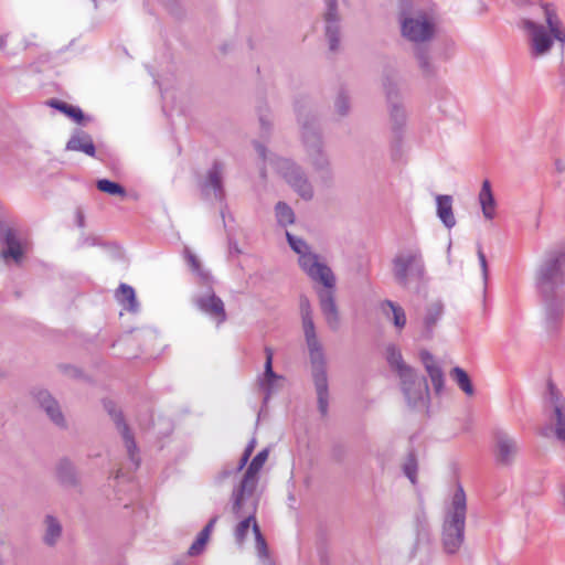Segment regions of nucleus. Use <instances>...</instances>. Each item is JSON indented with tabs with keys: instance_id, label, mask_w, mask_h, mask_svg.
Masks as SVG:
<instances>
[{
	"instance_id": "nucleus-1",
	"label": "nucleus",
	"mask_w": 565,
	"mask_h": 565,
	"mask_svg": "<svg viewBox=\"0 0 565 565\" xmlns=\"http://www.w3.org/2000/svg\"><path fill=\"white\" fill-rule=\"evenodd\" d=\"M514 2L519 7L533 6L531 14L520 21V28L526 34L532 57L547 55L554 40L562 45L565 44V28L554 4L544 3L541 0H514Z\"/></svg>"
},
{
	"instance_id": "nucleus-2",
	"label": "nucleus",
	"mask_w": 565,
	"mask_h": 565,
	"mask_svg": "<svg viewBox=\"0 0 565 565\" xmlns=\"http://www.w3.org/2000/svg\"><path fill=\"white\" fill-rule=\"evenodd\" d=\"M298 265L312 281L322 285L323 289L317 291L321 312L328 327L338 330L340 316L334 297L337 278L332 269L311 248L298 256Z\"/></svg>"
},
{
	"instance_id": "nucleus-3",
	"label": "nucleus",
	"mask_w": 565,
	"mask_h": 565,
	"mask_svg": "<svg viewBox=\"0 0 565 565\" xmlns=\"http://www.w3.org/2000/svg\"><path fill=\"white\" fill-rule=\"evenodd\" d=\"M536 286L542 294L547 313L557 316L559 303L557 290L565 285V245L547 249L536 269Z\"/></svg>"
},
{
	"instance_id": "nucleus-4",
	"label": "nucleus",
	"mask_w": 565,
	"mask_h": 565,
	"mask_svg": "<svg viewBox=\"0 0 565 565\" xmlns=\"http://www.w3.org/2000/svg\"><path fill=\"white\" fill-rule=\"evenodd\" d=\"M296 111L307 162L315 172L330 177L331 162L324 149L316 111L306 105L297 106Z\"/></svg>"
},
{
	"instance_id": "nucleus-5",
	"label": "nucleus",
	"mask_w": 565,
	"mask_h": 565,
	"mask_svg": "<svg viewBox=\"0 0 565 565\" xmlns=\"http://www.w3.org/2000/svg\"><path fill=\"white\" fill-rule=\"evenodd\" d=\"M231 501L232 513L236 519H241L234 527L236 543L243 545L249 530H252L255 536V548L258 557L267 558L268 546L256 520L259 495L232 491Z\"/></svg>"
},
{
	"instance_id": "nucleus-6",
	"label": "nucleus",
	"mask_w": 565,
	"mask_h": 565,
	"mask_svg": "<svg viewBox=\"0 0 565 565\" xmlns=\"http://www.w3.org/2000/svg\"><path fill=\"white\" fill-rule=\"evenodd\" d=\"M466 516L467 497L463 488L458 484L445 505L441 527L443 547L449 555L456 554L465 541Z\"/></svg>"
},
{
	"instance_id": "nucleus-7",
	"label": "nucleus",
	"mask_w": 565,
	"mask_h": 565,
	"mask_svg": "<svg viewBox=\"0 0 565 565\" xmlns=\"http://www.w3.org/2000/svg\"><path fill=\"white\" fill-rule=\"evenodd\" d=\"M401 35L416 46L430 42L437 30L434 14L425 9L403 4L398 12Z\"/></svg>"
},
{
	"instance_id": "nucleus-8",
	"label": "nucleus",
	"mask_w": 565,
	"mask_h": 565,
	"mask_svg": "<svg viewBox=\"0 0 565 565\" xmlns=\"http://www.w3.org/2000/svg\"><path fill=\"white\" fill-rule=\"evenodd\" d=\"M305 340L309 351L312 367V377L318 398V409L322 416L327 415L329 407V391L327 376V362L321 342L318 339L316 327H302Z\"/></svg>"
},
{
	"instance_id": "nucleus-9",
	"label": "nucleus",
	"mask_w": 565,
	"mask_h": 565,
	"mask_svg": "<svg viewBox=\"0 0 565 565\" xmlns=\"http://www.w3.org/2000/svg\"><path fill=\"white\" fill-rule=\"evenodd\" d=\"M255 149L264 163H268L279 173L289 186L303 200H311L313 188L303 169L290 159L268 153L259 142H255Z\"/></svg>"
},
{
	"instance_id": "nucleus-10",
	"label": "nucleus",
	"mask_w": 565,
	"mask_h": 565,
	"mask_svg": "<svg viewBox=\"0 0 565 565\" xmlns=\"http://www.w3.org/2000/svg\"><path fill=\"white\" fill-rule=\"evenodd\" d=\"M392 273L396 282L403 287H407L412 280H423L426 266L422 248L414 244L398 250L392 259Z\"/></svg>"
},
{
	"instance_id": "nucleus-11",
	"label": "nucleus",
	"mask_w": 565,
	"mask_h": 565,
	"mask_svg": "<svg viewBox=\"0 0 565 565\" xmlns=\"http://www.w3.org/2000/svg\"><path fill=\"white\" fill-rule=\"evenodd\" d=\"M544 413L550 424L542 430V435L548 436L551 430L558 441L565 444V397L551 381L544 395Z\"/></svg>"
},
{
	"instance_id": "nucleus-12",
	"label": "nucleus",
	"mask_w": 565,
	"mask_h": 565,
	"mask_svg": "<svg viewBox=\"0 0 565 565\" xmlns=\"http://www.w3.org/2000/svg\"><path fill=\"white\" fill-rule=\"evenodd\" d=\"M385 95L391 128L394 132H401L407 124V111L403 104L398 82L393 75H385L382 81Z\"/></svg>"
},
{
	"instance_id": "nucleus-13",
	"label": "nucleus",
	"mask_w": 565,
	"mask_h": 565,
	"mask_svg": "<svg viewBox=\"0 0 565 565\" xmlns=\"http://www.w3.org/2000/svg\"><path fill=\"white\" fill-rule=\"evenodd\" d=\"M0 256L20 264L28 247V241L20 228L0 221Z\"/></svg>"
},
{
	"instance_id": "nucleus-14",
	"label": "nucleus",
	"mask_w": 565,
	"mask_h": 565,
	"mask_svg": "<svg viewBox=\"0 0 565 565\" xmlns=\"http://www.w3.org/2000/svg\"><path fill=\"white\" fill-rule=\"evenodd\" d=\"M399 380L407 405L415 409L427 408L429 391L426 380L423 376H418L415 371Z\"/></svg>"
},
{
	"instance_id": "nucleus-15",
	"label": "nucleus",
	"mask_w": 565,
	"mask_h": 565,
	"mask_svg": "<svg viewBox=\"0 0 565 565\" xmlns=\"http://www.w3.org/2000/svg\"><path fill=\"white\" fill-rule=\"evenodd\" d=\"M493 459L499 467H511L519 454L518 440L504 430H497L493 435Z\"/></svg>"
},
{
	"instance_id": "nucleus-16",
	"label": "nucleus",
	"mask_w": 565,
	"mask_h": 565,
	"mask_svg": "<svg viewBox=\"0 0 565 565\" xmlns=\"http://www.w3.org/2000/svg\"><path fill=\"white\" fill-rule=\"evenodd\" d=\"M324 11L322 20L324 24V35L329 44V50L338 51L340 46L341 17L337 0H324Z\"/></svg>"
},
{
	"instance_id": "nucleus-17",
	"label": "nucleus",
	"mask_w": 565,
	"mask_h": 565,
	"mask_svg": "<svg viewBox=\"0 0 565 565\" xmlns=\"http://www.w3.org/2000/svg\"><path fill=\"white\" fill-rule=\"evenodd\" d=\"M195 307L217 326L226 321L227 315L223 300L211 289L193 298Z\"/></svg>"
},
{
	"instance_id": "nucleus-18",
	"label": "nucleus",
	"mask_w": 565,
	"mask_h": 565,
	"mask_svg": "<svg viewBox=\"0 0 565 565\" xmlns=\"http://www.w3.org/2000/svg\"><path fill=\"white\" fill-rule=\"evenodd\" d=\"M268 458V450L263 449L252 460L246 471L242 476L237 484L234 486L233 491H238L248 494H258L256 489L258 486V473Z\"/></svg>"
},
{
	"instance_id": "nucleus-19",
	"label": "nucleus",
	"mask_w": 565,
	"mask_h": 565,
	"mask_svg": "<svg viewBox=\"0 0 565 565\" xmlns=\"http://www.w3.org/2000/svg\"><path fill=\"white\" fill-rule=\"evenodd\" d=\"M266 361L264 365V373L258 377V384L260 390L264 392V402L266 403L270 396L276 393L281 383L284 382V377L276 374L273 370V358L274 351L271 348H265Z\"/></svg>"
},
{
	"instance_id": "nucleus-20",
	"label": "nucleus",
	"mask_w": 565,
	"mask_h": 565,
	"mask_svg": "<svg viewBox=\"0 0 565 565\" xmlns=\"http://www.w3.org/2000/svg\"><path fill=\"white\" fill-rule=\"evenodd\" d=\"M224 164L215 161L206 173L205 180L201 183L202 193L206 198L222 200L223 191Z\"/></svg>"
},
{
	"instance_id": "nucleus-21",
	"label": "nucleus",
	"mask_w": 565,
	"mask_h": 565,
	"mask_svg": "<svg viewBox=\"0 0 565 565\" xmlns=\"http://www.w3.org/2000/svg\"><path fill=\"white\" fill-rule=\"evenodd\" d=\"M108 412L122 437L128 457L132 462L134 468L137 469L140 463V457L134 436L131 435L129 427L125 423L120 412L116 411L115 408H108Z\"/></svg>"
},
{
	"instance_id": "nucleus-22",
	"label": "nucleus",
	"mask_w": 565,
	"mask_h": 565,
	"mask_svg": "<svg viewBox=\"0 0 565 565\" xmlns=\"http://www.w3.org/2000/svg\"><path fill=\"white\" fill-rule=\"evenodd\" d=\"M34 398L40 407L46 413L49 418L58 427H66L65 417L61 411L58 402L45 390H39L34 393Z\"/></svg>"
},
{
	"instance_id": "nucleus-23",
	"label": "nucleus",
	"mask_w": 565,
	"mask_h": 565,
	"mask_svg": "<svg viewBox=\"0 0 565 565\" xmlns=\"http://www.w3.org/2000/svg\"><path fill=\"white\" fill-rule=\"evenodd\" d=\"M63 536V525L53 514H46L42 521V542L47 547H55Z\"/></svg>"
},
{
	"instance_id": "nucleus-24",
	"label": "nucleus",
	"mask_w": 565,
	"mask_h": 565,
	"mask_svg": "<svg viewBox=\"0 0 565 565\" xmlns=\"http://www.w3.org/2000/svg\"><path fill=\"white\" fill-rule=\"evenodd\" d=\"M444 311V306L440 301L436 300L429 303L426 308V313L423 320V329L420 331V337L424 339H429L433 334V330L437 323V321L441 318Z\"/></svg>"
},
{
	"instance_id": "nucleus-25",
	"label": "nucleus",
	"mask_w": 565,
	"mask_h": 565,
	"mask_svg": "<svg viewBox=\"0 0 565 565\" xmlns=\"http://www.w3.org/2000/svg\"><path fill=\"white\" fill-rule=\"evenodd\" d=\"M420 359L430 377L435 392L440 394L444 388V374L441 369L436 363L434 356L427 351L420 353Z\"/></svg>"
},
{
	"instance_id": "nucleus-26",
	"label": "nucleus",
	"mask_w": 565,
	"mask_h": 565,
	"mask_svg": "<svg viewBox=\"0 0 565 565\" xmlns=\"http://www.w3.org/2000/svg\"><path fill=\"white\" fill-rule=\"evenodd\" d=\"M66 149L71 151H81L89 157H95V145L92 137L82 131H76L67 141Z\"/></svg>"
},
{
	"instance_id": "nucleus-27",
	"label": "nucleus",
	"mask_w": 565,
	"mask_h": 565,
	"mask_svg": "<svg viewBox=\"0 0 565 565\" xmlns=\"http://www.w3.org/2000/svg\"><path fill=\"white\" fill-rule=\"evenodd\" d=\"M414 55L418 68L424 76L430 77L437 73V66L433 61L430 49L426 44L416 46Z\"/></svg>"
},
{
	"instance_id": "nucleus-28",
	"label": "nucleus",
	"mask_w": 565,
	"mask_h": 565,
	"mask_svg": "<svg viewBox=\"0 0 565 565\" xmlns=\"http://www.w3.org/2000/svg\"><path fill=\"white\" fill-rule=\"evenodd\" d=\"M437 216L447 228L456 225V218L452 211V198L450 195L439 194L436 196Z\"/></svg>"
},
{
	"instance_id": "nucleus-29",
	"label": "nucleus",
	"mask_w": 565,
	"mask_h": 565,
	"mask_svg": "<svg viewBox=\"0 0 565 565\" xmlns=\"http://www.w3.org/2000/svg\"><path fill=\"white\" fill-rule=\"evenodd\" d=\"M478 199L483 216L487 220H492L495 215V200L489 180L482 182Z\"/></svg>"
},
{
	"instance_id": "nucleus-30",
	"label": "nucleus",
	"mask_w": 565,
	"mask_h": 565,
	"mask_svg": "<svg viewBox=\"0 0 565 565\" xmlns=\"http://www.w3.org/2000/svg\"><path fill=\"white\" fill-rule=\"evenodd\" d=\"M386 360L390 366L397 373L399 379L408 376V374L414 371L404 362L399 349L393 344L388 345L386 349Z\"/></svg>"
},
{
	"instance_id": "nucleus-31",
	"label": "nucleus",
	"mask_w": 565,
	"mask_h": 565,
	"mask_svg": "<svg viewBox=\"0 0 565 565\" xmlns=\"http://www.w3.org/2000/svg\"><path fill=\"white\" fill-rule=\"evenodd\" d=\"M255 447H256V439L252 438L250 441L247 444L237 465L235 467H231V468L225 467L222 471H220L218 475L216 476V482L222 483L225 479L242 471V469L246 466Z\"/></svg>"
},
{
	"instance_id": "nucleus-32",
	"label": "nucleus",
	"mask_w": 565,
	"mask_h": 565,
	"mask_svg": "<svg viewBox=\"0 0 565 565\" xmlns=\"http://www.w3.org/2000/svg\"><path fill=\"white\" fill-rule=\"evenodd\" d=\"M116 299L126 310L131 312H136L138 310L136 292L131 286L120 284L116 291Z\"/></svg>"
},
{
	"instance_id": "nucleus-33",
	"label": "nucleus",
	"mask_w": 565,
	"mask_h": 565,
	"mask_svg": "<svg viewBox=\"0 0 565 565\" xmlns=\"http://www.w3.org/2000/svg\"><path fill=\"white\" fill-rule=\"evenodd\" d=\"M56 476L64 486H75L77 483L76 469L68 459H61L57 462Z\"/></svg>"
},
{
	"instance_id": "nucleus-34",
	"label": "nucleus",
	"mask_w": 565,
	"mask_h": 565,
	"mask_svg": "<svg viewBox=\"0 0 565 565\" xmlns=\"http://www.w3.org/2000/svg\"><path fill=\"white\" fill-rule=\"evenodd\" d=\"M449 376L466 395L472 396L475 394V387L471 380L463 369L455 366L450 371Z\"/></svg>"
},
{
	"instance_id": "nucleus-35",
	"label": "nucleus",
	"mask_w": 565,
	"mask_h": 565,
	"mask_svg": "<svg viewBox=\"0 0 565 565\" xmlns=\"http://www.w3.org/2000/svg\"><path fill=\"white\" fill-rule=\"evenodd\" d=\"M47 105L51 106L52 108H55V109L62 111L63 114H65L66 116L72 118L77 124H81L82 120L84 119V115H83V111L81 110V108L72 106L65 102L57 100V99H51L47 102Z\"/></svg>"
},
{
	"instance_id": "nucleus-36",
	"label": "nucleus",
	"mask_w": 565,
	"mask_h": 565,
	"mask_svg": "<svg viewBox=\"0 0 565 565\" xmlns=\"http://www.w3.org/2000/svg\"><path fill=\"white\" fill-rule=\"evenodd\" d=\"M275 215L280 226H288L295 222L294 210L285 202H278L275 206Z\"/></svg>"
},
{
	"instance_id": "nucleus-37",
	"label": "nucleus",
	"mask_w": 565,
	"mask_h": 565,
	"mask_svg": "<svg viewBox=\"0 0 565 565\" xmlns=\"http://www.w3.org/2000/svg\"><path fill=\"white\" fill-rule=\"evenodd\" d=\"M186 259L189 265L191 266V269L199 276L201 281L205 285H210L212 282V276L207 270H205L202 267L196 256L192 254L190 250H186Z\"/></svg>"
},
{
	"instance_id": "nucleus-38",
	"label": "nucleus",
	"mask_w": 565,
	"mask_h": 565,
	"mask_svg": "<svg viewBox=\"0 0 565 565\" xmlns=\"http://www.w3.org/2000/svg\"><path fill=\"white\" fill-rule=\"evenodd\" d=\"M96 186L99 191L108 193L110 195L125 196L126 190L119 183L113 182L107 179H100L97 181Z\"/></svg>"
},
{
	"instance_id": "nucleus-39",
	"label": "nucleus",
	"mask_w": 565,
	"mask_h": 565,
	"mask_svg": "<svg viewBox=\"0 0 565 565\" xmlns=\"http://www.w3.org/2000/svg\"><path fill=\"white\" fill-rule=\"evenodd\" d=\"M384 305L392 310V320L394 326L398 329L404 328L406 324V316L404 309L391 300H386Z\"/></svg>"
},
{
	"instance_id": "nucleus-40",
	"label": "nucleus",
	"mask_w": 565,
	"mask_h": 565,
	"mask_svg": "<svg viewBox=\"0 0 565 565\" xmlns=\"http://www.w3.org/2000/svg\"><path fill=\"white\" fill-rule=\"evenodd\" d=\"M351 108V103L349 96L340 92L334 99V111L340 117H345L349 115Z\"/></svg>"
},
{
	"instance_id": "nucleus-41",
	"label": "nucleus",
	"mask_w": 565,
	"mask_h": 565,
	"mask_svg": "<svg viewBox=\"0 0 565 565\" xmlns=\"http://www.w3.org/2000/svg\"><path fill=\"white\" fill-rule=\"evenodd\" d=\"M286 238L290 246V248L300 256L301 254L309 250L311 247L308 245V243L302 239L301 237L292 235L290 232L286 231Z\"/></svg>"
},
{
	"instance_id": "nucleus-42",
	"label": "nucleus",
	"mask_w": 565,
	"mask_h": 565,
	"mask_svg": "<svg viewBox=\"0 0 565 565\" xmlns=\"http://www.w3.org/2000/svg\"><path fill=\"white\" fill-rule=\"evenodd\" d=\"M299 307H300L302 327L315 324L313 318H312L311 305L307 297L303 296L300 298Z\"/></svg>"
},
{
	"instance_id": "nucleus-43",
	"label": "nucleus",
	"mask_w": 565,
	"mask_h": 565,
	"mask_svg": "<svg viewBox=\"0 0 565 565\" xmlns=\"http://www.w3.org/2000/svg\"><path fill=\"white\" fill-rule=\"evenodd\" d=\"M404 473L406 477L411 480V482L414 484L416 482V476H417V462L414 457V455H409L404 463Z\"/></svg>"
},
{
	"instance_id": "nucleus-44",
	"label": "nucleus",
	"mask_w": 565,
	"mask_h": 565,
	"mask_svg": "<svg viewBox=\"0 0 565 565\" xmlns=\"http://www.w3.org/2000/svg\"><path fill=\"white\" fill-rule=\"evenodd\" d=\"M477 256H478L480 268H481L483 285L486 286L488 277H489V269H488V262H487L486 255L480 245H478V248H477Z\"/></svg>"
},
{
	"instance_id": "nucleus-45",
	"label": "nucleus",
	"mask_w": 565,
	"mask_h": 565,
	"mask_svg": "<svg viewBox=\"0 0 565 565\" xmlns=\"http://www.w3.org/2000/svg\"><path fill=\"white\" fill-rule=\"evenodd\" d=\"M205 544L196 540L189 547L188 554L190 556H196L204 550Z\"/></svg>"
},
{
	"instance_id": "nucleus-46",
	"label": "nucleus",
	"mask_w": 565,
	"mask_h": 565,
	"mask_svg": "<svg viewBox=\"0 0 565 565\" xmlns=\"http://www.w3.org/2000/svg\"><path fill=\"white\" fill-rule=\"evenodd\" d=\"M554 170L557 174H564L565 173V159L564 158H555L553 161Z\"/></svg>"
},
{
	"instance_id": "nucleus-47",
	"label": "nucleus",
	"mask_w": 565,
	"mask_h": 565,
	"mask_svg": "<svg viewBox=\"0 0 565 565\" xmlns=\"http://www.w3.org/2000/svg\"><path fill=\"white\" fill-rule=\"evenodd\" d=\"M260 127L265 132H269L271 128V120L269 117L260 116L259 117Z\"/></svg>"
},
{
	"instance_id": "nucleus-48",
	"label": "nucleus",
	"mask_w": 565,
	"mask_h": 565,
	"mask_svg": "<svg viewBox=\"0 0 565 565\" xmlns=\"http://www.w3.org/2000/svg\"><path fill=\"white\" fill-rule=\"evenodd\" d=\"M559 84L565 88V57L558 68Z\"/></svg>"
},
{
	"instance_id": "nucleus-49",
	"label": "nucleus",
	"mask_w": 565,
	"mask_h": 565,
	"mask_svg": "<svg viewBox=\"0 0 565 565\" xmlns=\"http://www.w3.org/2000/svg\"><path fill=\"white\" fill-rule=\"evenodd\" d=\"M216 521H217V516L212 518V519L209 521V523L203 527V530H202V531H203V532H205L206 534L211 535V532H212V530H213V527H214V525H215Z\"/></svg>"
},
{
	"instance_id": "nucleus-50",
	"label": "nucleus",
	"mask_w": 565,
	"mask_h": 565,
	"mask_svg": "<svg viewBox=\"0 0 565 565\" xmlns=\"http://www.w3.org/2000/svg\"><path fill=\"white\" fill-rule=\"evenodd\" d=\"M210 539V535L206 534L205 532L201 531L198 536H196V540L201 541L202 543L206 544L207 541Z\"/></svg>"
},
{
	"instance_id": "nucleus-51",
	"label": "nucleus",
	"mask_w": 565,
	"mask_h": 565,
	"mask_svg": "<svg viewBox=\"0 0 565 565\" xmlns=\"http://www.w3.org/2000/svg\"><path fill=\"white\" fill-rule=\"evenodd\" d=\"M76 220H77V225L79 227H83L84 226V214L81 211H77Z\"/></svg>"
},
{
	"instance_id": "nucleus-52",
	"label": "nucleus",
	"mask_w": 565,
	"mask_h": 565,
	"mask_svg": "<svg viewBox=\"0 0 565 565\" xmlns=\"http://www.w3.org/2000/svg\"><path fill=\"white\" fill-rule=\"evenodd\" d=\"M487 11V6L484 3H481L480 14L484 13Z\"/></svg>"
},
{
	"instance_id": "nucleus-53",
	"label": "nucleus",
	"mask_w": 565,
	"mask_h": 565,
	"mask_svg": "<svg viewBox=\"0 0 565 565\" xmlns=\"http://www.w3.org/2000/svg\"><path fill=\"white\" fill-rule=\"evenodd\" d=\"M6 44L4 38H0V47L3 49Z\"/></svg>"
},
{
	"instance_id": "nucleus-54",
	"label": "nucleus",
	"mask_w": 565,
	"mask_h": 565,
	"mask_svg": "<svg viewBox=\"0 0 565 565\" xmlns=\"http://www.w3.org/2000/svg\"><path fill=\"white\" fill-rule=\"evenodd\" d=\"M260 174H262V177H263V178H265V177H266V171H265V169H264V168H262V170H260Z\"/></svg>"
},
{
	"instance_id": "nucleus-55",
	"label": "nucleus",
	"mask_w": 565,
	"mask_h": 565,
	"mask_svg": "<svg viewBox=\"0 0 565 565\" xmlns=\"http://www.w3.org/2000/svg\"><path fill=\"white\" fill-rule=\"evenodd\" d=\"M563 505L565 507V491L563 492Z\"/></svg>"
}]
</instances>
